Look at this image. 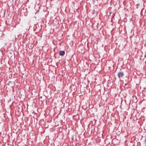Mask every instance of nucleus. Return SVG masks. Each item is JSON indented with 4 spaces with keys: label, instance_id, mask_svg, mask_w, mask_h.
<instances>
[{
    "label": "nucleus",
    "instance_id": "1",
    "mask_svg": "<svg viewBox=\"0 0 146 146\" xmlns=\"http://www.w3.org/2000/svg\"><path fill=\"white\" fill-rule=\"evenodd\" d=\"M124 75V73L123 72H119L118 73L117 76L119 78H122Z\"/></svg>",
    "mask_w": 146,
    "mask_h": 146
},
{
    "label": "nucleus",
    "instance_id": "2",
    "mask_svg": "<svg viewBox=\"0 0 146 146\" xmlns=\"http://www.w3.org/2000/svg\"><path fill=\"white\" fill-rule=\"evenodd\" d=\"M65 53V52L64 51H61L59 52V55L61 56L64 55Z\"/></svg>",
    "mask_w": 146,
    "mask_h": 146
},
{
    "label": "nucleus",
    "instance_id": "3",
    "mask_svg": "<svg viewBox=\"0 0 146 146\" xmlns=\"http://www.w3.org/2000/svg\"><path fill=\"white\" fill-rule=\"evenodd\" d=\"M10 83H11V82H9V84Z\"/></svg>",
    "mask_w": 146,
    "mask_h": 146
}]
</instances>
